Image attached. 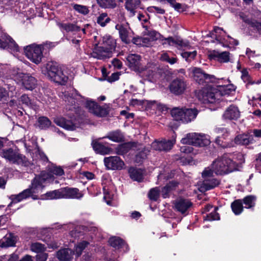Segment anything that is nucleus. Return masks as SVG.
<instances>
[{"label":"nucleus","mask_w":261,"mask_h":261,"mask_svg":"<svg viewBox=\"0 0 261 261\" xmlns=\"http://www.w3.org/2000/svg\"><path fill=\"white\" fill-rule=\"evenodd\" d=\"M231 207L232 212L235 215H238L240 214L243 209V201L241 199L234 200L231 204Z\"/></svg>","instance_id":"58836bf2"},{"label":"nucleus","mask_w":261,"mask_h":261,"mask_svg":"<svg viewBox=\"0 0 261 261\" xmlns=\"http://www.w3.org/2000/svg\"><path fill=\"white\" fill-rule=\"evenodd\" d=\"M252 135L250 134H240L237 136L234 140L236 144L241 145H247L254 142Z\"/></svg>","instance_id":"a878e982"},{"label":"nucleus","mask_w":261,"mask_h":261,"mask_svg":"<svg viewBox=\"0 0 261 261\" xmlns=\"http://www.w3.org/2000/svg\"><path fill=\"white\" fill-rule=\"evenodd\" d=\"M85 107L89 112L98 117H104L108 114L105 108L99 106L96 102L91 100H87L84 103Z\"/></svg>","instance_id":"4468645a"},{"label":"nucleus","mask_w":261,"mask_h":261,"mask_svg":"<svg viewBox=\"0 0 261 261\" xmlns=\"http://www.w3.org/2000/svg\"><path fill=\"white\" fill-rule=\"evenodd\" d=\"M213 37L219 41L220 43L227 44L229 43L234 45H237L239 42L237 40L231 37L229 35H226V32L221 28L215 27L212 33Z\"/></svg>","instance_id":"9b49d317"},{"label":"nucleus","mask_w":261,"mask_h":261,"mask_svg":"<svg viewBox=\"0 0 261 261\" xmlns=\"http://www.w3.org/2000/svg\"><path fill=\"white\" fill-rule=\"evenodd\" d=\"M220 89L221 90V91H222V88H223V90L224 91V93H223V95L224 94H229V92L227 91H233L235 90V87L232 85H227L226 86H220Z\"/></svg>","instance_id":"e2e57ef3"},{"label":"nucleus","mask_w":261,"mask_h":261,"mask_svg":"<svg viewBox=\"0 0 261 261\" xmlns=\"http://www.w3.org/2000/svg\"><path fill=\"white\" fill-rule=\"evenodd\" d=\"M178 182L174 180L170 181L165 187H164L161 191V194L164 198L168 197L169 193L177 186Z\"/></svg>","instance_id":"473e14b6"},{"label":"nucleus","mask_w":261,"mask_h":261,"mask_svg":"<svg viewBox=\"0 0 261 261\" xmlns=\"http://www.w3.org/2000/svg\"><path fill=\"white\" fill-rule=\"evenodd\" d=\"M192 205V203L188 199L178 198L174 202V210L184 216L188 215Z\"/></svg>","instance_id":"a211bd4d"},{"label":"nucleus","mask_w":261,"mask_h":261,"mask_svg":"<svg viewBox=\"0 0 261 261\" xmlns=\"http://www.w3.org/2000/svg\"><path fill=\"white\" fill-rule=\"evenodd\" d=\"M115 28L119 31V36L122 41L125 44H128L130 42L129 39V26L128 23H126V24L119 25L117 24Z\"/></svg>","instance_id":"5701e85b"},{"label":"nucleus","mask_w":261,"mask_h":261,"mask_svg":"<svg viewBox=\"0 0 261 261\" xmlns=\"http://www.w3.org/2000/svg\"><path fill=\"white\" fill-rule=\"evenodd\" d=\"M97 3L103 8H114L116 6L115 0H97Z\"/></svg>","instance_id":"c03bdc74"},{"label":"nucleus","mask_w":261,"mask_h":261,"mask_svg":"<svg viewBox=\"0 0 261 261\" xmlns=\"http://www.w3.org/2000/svg\"><path fill=\"white\" fill-rule=\"evenodd\" d=\"M149 152V150L146 147L139 149L135 155V162L138 164H141L147 158Z\"/></svg>","instance_id":"c85d7f7f"},{"label":"nucleus","mask_w":261,"mask_h":261,"mask_svg":"<svg viewBox=\"0 0 261 261\" xmlns=\"http://www.w3.org/2000/svg\"><path fill=\"white\" fill-rule=\"evenodd\" d=\"M48 255L47 253H42L36 256V261H46Z\"/></svg>","instance_id":"338daca9"},{"label":"nucleus","mask_w":261,"mask_h":261,"mask_svg":"<svg viewBox=\"0 0 261 261\" xmlns=\"http://www.w3.org/2000/svg\"><path fill=\"white\" fill-rule=\"evenodd\" d=\"M30 248L32 251L36 253H42L46 249V247L44 245L38 242L32 243Z\"/></svg>","instance_id":"de8ad7c7"},{"label":"nucleus","mask_w":261,"mask_h":261,"mask_svg":"<svg viewBox=\"0 0 261 261\" xmlns=\"http://www.w3.org/2000/svg\"><path fill=\"white\" fill-rule=\"evenodd\" d=\"M230 153H224L222 156L213 162L212 167L213 173L223 175L237 169V164L230 158Z\"/></svg>","instance_id":"f03ea898"},{"label":"nucleus","mask_w":261,"mask_h":261,"mask_svg":"<svg viewBox=\"0 0 261 261\" xmlns=\"http://www.w3.org/2000/svg\"><path fill=\"white\" fill-rule=\"evenodd\" d=\"M214 133L216 135H218V136H220V137L223 138L224 139H225L226 137H227L229 134V131L227 128L222 126L216 127L214 129Z\"/></svg>","instance_id":"49530a36"},{"label":"nucleus","mask_w":261,"mask_h":261,"mask_svg":"<svg viewBox=\"0 0 261 261\" xmlns=\"http://www.w3.org/2000/svg\"><path fill=\"white\" fill-rule=\"evenodd\" d=\"M103 162L105 166L108 170H120L124 166L123 162L117 156L106 157Z\"/></svg>","instance_id":"f3484780"},{"label":"nucleus","mask_w":261,"mask_h":261,"mask_svg":"<svg viewBox=\"0 0 261 261\" xmlns=\"http://www.w3.org/2000/svg\"><path fill=\"white\" fill-rule=\"evenodd\" d=\"M101 46L95 47L92 56L93 58L103 60L111 57L116 47L115 41L110 36L106 35L100 41Z\"/></svg>","instance_id":"7ed1b4c3"},{"label":"nucleus","mask_w":261,"mask_h":261,"mask_svg":"<svg viewBox=\"0 0 261 261\" xmlns=\"http://www.w3.org/2000/svg\"><path fill=\"white\" fill-rule=\"evenodd\" d=\"M132 70H133L143 77H152L153 73L152 70L146 68L141 62V57L136 54H132Z\"/></svg>","instance_id":"0eeeda50"},{"label":"nucleus","mask_w":261,"mask_h":261,"mask_svg":"<svg viewBox=\"0 0 261 261\" xmlns=\"http://www.w3.org/2000/svg\"><path fill=\"white\" fill-rule=\"evenodd\" d=\"M145 34L152 41L160 39L162 41V44L163 45L167 44L169 46H175L179 49H182L184 48H189L190 46L189 42L188 41H184L180 38H174L172 37L165 38L154 30L147 31Z\"/></svg>","instance_id":"20e7f679"},{"label":"nucleus","mask_w":261,"mask_h":261,"mask_svg":"<svg viewBox=\"0 0 261 261\" xmlns=\"http://www.w3.org/2000/svg\"><path fill=\"white\" fill-rule=\"evenodd\" d=\"M194 80L199 84H203L211 81L213 75L204 72L201 69L195 67L193 70Z\"/></svg>","instance_id":"aec40b11"},{"label":"nucleus","mask_w":261,"mask_h":261,"mask_svg":"<svg viewBox=\"0 0 261 261\" xmlns=\"http://www.w3.org/2000/svg\"><path fill=\"white\" fill-rule=\"evenodd\" d=\"M223 94L221 90L214 87L203 88L196 93L198 99L204 103H213L221 100Z\"/></svg>","instance_id":"39448f33"},{"label":"nucleus","mask_w":261,"mask_h":261,"mask_svg":"<svg viewBox=\"0 0 261 261\" xmlns=\"http://www.w3.org/2000/svg\"><path fill=\"white\" fill-rule=\"evenodd\" d=\"M145 171L141 168H132V179L134 180L141 182L144 178Z\"/></svg>","instance_id":"f704fd0d"},{"label":"nucleus","mask_w":261,"mask_h":261,"mask_svg":"<svg viewBox=\"0 0 261 261\" xmlns=\"http://www.w3.org/2000/svg\"><path fill=\"white\" fill-rule=\"evenodd\" d=\"M136 105H146V109H151L154 111L158 110L161 112L166 111L167 108L163 104L158 103L157 101L148 100H138L136 99H132V106Z\"/></svg>","instance_id":"ddd939ff"},{"label":"nucleus","mask_w":261,"mask_h":261,"mask_svg":"<svg viewBox=\"0 0 261 261\" xmlns=\"http://www.w3.org/2000/svg\"><path fill=\"white\" fill-rule=\"evenodd\" d=\"M58 25L62 31H65L67 32H79L80 30V27L73 23H59Z\"/></svg>","instance_id":"72a5a7b5"},{"label":"nucleus","mask_w":261,"mask_h":261,"mask_svg":"<svg viewBox=\"0 0 261 261\" xmlns=\"http://www.w3.org/2000/svg\"><path fill=\"white\" fill-rule=\"evenodd\" d=\"M160 59L161 61L168 63L171 65L176 63L177 59L175 57H170L168 54L167 53H163Z\"/></svg>","instance_id":"864d4df0"},{"label":"nucleus","mask_w":261,"mask_h":261,"mask_svg":"<svg viewBox=\"0 0 261 261\" xmlns=\"http://www.w3.org/2000/svg\"><path fill=\"white\" fill-rule=\"evenodd\" d=\"M240 117V112L235 105H231L228 107L222 115L224 120H237Z\"/></svg>","instance_id":"6ab92c4d"},{"label":"nucleus","mask_w":261,"mask_h":261,"mask_svg":"<svg viewBox=\"0 0 261 261\" xmlns=\"http://www.w3.org/2000/svg\"><path fill=\"white\" fill-rule=\"evenodd\" d=\"M82 96L73 89L65 91L64 93L63 99L67 105L73 106L75 103L80 105L82 102Z\"/></svg>","instance_id":"dca6fc26"},{"label":"nucleus","mask_w":261,"mask_h":261,"mask_svg":"<svg viewBox=\"0 0 261 261\" xmlns=\"http://www.w3.org/2000/svg\"><path fill=\"white\" fill-rule=\"evenodd\" d=\"M74 252L69 248L60 249L57 252L56 257L60 261H71L73 258Z\"/></svg>","instance_id":"b1692460"},{"label":"nucleus","mask_w":261,"mask_h":261,"mask_svg":"<svg viewBox=\"0 0 261 261\" xmlns=\"http://www.w3.org/2000/svg\"><path fill=\"white\" fill-rule=\"evenodd\" d=\"M92 145L94 150L97 153L102 155H105L111 153L112 152V149L107 147L97 141H93Z\"/></svg>","instance_id":"bb28decb"},{"label":"nucleus","mask_w":261,"mask_h":261,"mask_svg":"<svg viewBox=\"0 0 261 261\" xmlns=\"http://www.w3.org/2000/svg\"><path fill=\"white\" fill-rule=\"evenodd\" d=\"M171 6L173 7L175 11L179 12H182L186 10V6L185 5L176 3V1Z\"/></svg>","instance_id":"13d9d810"},{"label":"nucleus","mask_w":261,"mask_h":261,"mask_svg":"<svg viewBox=\"0 0 261 261\" xmlns=\"http://www.w3.org/2000/svg\"><path fill=\"white\" fill-rule=\"evenodd\" d=\"M109 244L115 249H119L124 245V241L118 237H112L110 238Z\"/></svg>","instance_id":"a19ab883"},{"label":"nucleus","mask_w":261,"mask_h":261,"mask_svg":"<svg viewBox=\"0 0 261 261\" xmlns=\"http://www.w3.org/2000/svg\"><path fill=\"white\" fill-rule=\"evenodd\" d=\"M55 122L59 126L68 130H73L75 125L70 120H67L64 118H57L55 119Z\"/></svg>","instance_id":"2f4dec72"},{"label":"nucleus","mask_w":261,"mask_h":261,"mask_svg":"<svg viewBox=\"0 0 261 261\" xmlns=\"http://www.w3.org/2000/svg\"><path fill=\"white\" fill-rule=\"evenodd\" d=\"M103 138H108L115 142H121L124 141V136L123 134L118 130L109 133L108 135Z\"/></svg>","instance_id":"cd10ccee"},{"label":"nucleus","mask_w":261,"mask_h":261,"mask_svg":"<svg viewBox=\"0 0 261 261\" xmlns=\"http://www.w3.org/2000/svg\"><path fill=\"white\" fill-rule=\"evenodd\" d=\"M215 56L220 62L226 63L229 61V53L227 51L218 52L215 54Z\"/></svg>","instance_id":"09e8293b"},{"label":"nucleus","mask_w":261,"mask_h":261,"mask_svg":"<svg viewBox=\"0 0 261 261\" xmlns=\"http://www.w3.org/2000/svg\"><path fill=\"white\" fill-rule=\"evenodd\" d=\"M71 6L74 10L83 15H87L89 13V10L87 6L72 4Z\"/></svg>","instance_id":"3c124183"},{"label":"nucleus","mask_w":261,"mask_h":261,"mask_svg":"<svg viewBox=\"0 0 261 261\" xmlns=\"http://www.w3.org/2000/svg\"><path fill=\"white\" fill-rule=\"evenodd\" d=\"M162 149L163 151H168L170 150L173 147V145L175 142V139L173 140H162Z\"/></svg>","instance_id":"6e6d98bb"},{"label":"nucleus","mask_w":261,"mask_h":261,"mask_svg":"<svg viewBox=\"0 0 261 261\" xmlns=\"http://www.w3.org/2000/svg\"><path fill=\"white\" fill-rule=\"evenodd\" d=\"M213 171L212 169L206 168L202 173L204 180L200 186L201 191L210 190L218 186L219 181L216 178H213Z\"/></svg>","instance_id":"1a4fd4ad"},{"label":"nucleus","mask_w":261,"mask_h":261,"mask_svg":"<svg viewBox=\"0 0 261 261\" xmlns=\"http://www.w3.org/2000/svg\"><path fill=\"white\" fill-rule=\"evenodd\" d=\"M46 199H57L63 198L62 189L61 188L58 190L47 192L45 195Z\"/></svg>","instance_id":"4c0bfd02"},{"label":"nucleus","mask_w":261,"mask_h":261,"mask_svg":"<svg viewBox=\"0 0 261 261\" xmlns=\"http://www.w3.org/2000/svg\"><path fill=\"white\" fill-rule=\"evenodd\" d=\"M17 241V238L10 234L5 236L2 240L0 241L1 247H9L14 246Z\"/></svg>","instance_id":"c756f323"},{"label":"nucleus","mask_w":261,"mask_h":261,"mask_svg":"<svg viewBox=\"0 0 261 261\" xmlns=\"http://www.w3.org/2000/svg\"><path fill=\"white\" fill-rule=\"evenodd\" d=\"M256 197L253 195H249L245 197L243 199V203L245 204V207L249 208L255 205Z\"/></svg>","instance_id":"a18cd8bd"},{"label":"nucleus","mask_w":261,"mask_h":261,"mask_svg":"<svg viewBox=\"0 0 261 261\" xmlns=\"http://www.w3.org/2000/svg\"><path fill=\"white\" fill-rule=\"evenodd\" d=\"M171 114L174 119L177 121H181L183 123L184 115V109L179 108H174L172 109Z\"/></svg>","instance_id":"c9c22d12"},{"label":"nucleus","mask_w":261,"mask_h":261,"mask_svg":"<svg viewBox=\"0 0 261 261\" xmlns=\"http://www.w3.org/2000/svg\"><path fill=\"white\" fill-rule=\"evenodd\" d=\"M89 244V243L86 241H83L78 243L75 247V252L77 256H80L84 249Z\"/></svg>","instance_id":"8fccbe9b"},{"label":"nucleus","mask_w":261,"mask_h":261,"mask_svg":"<svg viewBox=\"0 0 261 261\" xmlns=\"http://www.w3.org/2000/svg\"><path fill=\"white\" fill-rule=\"evenodd\" d=\"M43 72L51 80L61 85H64L68 80V76L64 74L56 63H47L45 69L43 70Z\"/></svg>","instance_id":"423d86ee"},{"label":"nucleus","mask_w":261,"mask_h":261,"mask_svg":"<svg viewBox=\"0 0 261 261\" xmlns=\"http://www.w3.org/2000/svg\"><path fill=\"white\" fill-rule=\"evenodd\" d=\"M130 150V143L128 142L119 145L116 149V151L119 155H124Z\"/></svg>","instance_id":"79ce46f5"},{"label":"nucleus","mask_w":261,"mask_h":261,"mask_svg":"<svg viewBox=\"0 0 261 261\" xmlns=\"http://www.w3.org/2000/svg\"><path fill=\"white\" fill-rule=\"evenodd\" d=\"M63 198L64 199H81L83 194L79 191V190L75 188L65 187L62 188Z\"/></svg>","instance_id":"4be33fe9"},{"label":"nucleus","mask_w":261,"mask_h":261,"mask_svg":"<svg viewBox=\"0 0 261 261\" xmlns=\"http://www.w3.org/2000/svg\"><path fill=\"white\" fill-rule=\"evenodd\" d=\"M0 38V48L3 49L9 48L11 51L17 52L19 51V46L14 40L5 33H3Z\"/></svg>","instance_id":"2eb2a0df"},{"label":"nucleus","mask_w":261,"mask_h":261,"mask_svg":"<svg viewBox=\"0 0 261 261\" xmlns=\"http://www.w3.org/2000/svg\"><path fill=\"white\" fill-rule=\"evenodd\" d=\"M160 196V190L159 188L156 187L150 189L149 191L148 196V198L153 201H156Z\"/></svg>","instance_id":"5fc2aeb1"},{"label":"nucleus","mask_w":261,"mask_h":261,"mask_svg":"<svg viewBox=\"0 0 261 261\" xmlns=\"http://www.w3.org/2000/svg\"><path fill=\"white\" fill-rule=\"evenodd\" d=\"M162 142L161 141H154L152 144V147L155 150L162 151Z\"/></svg>","instance_id":"69168bd1"},{"label":"nucleus","mask_w":261,"mask_h":261,"mask_svg":"<svg viewBox=\"0 0 261 261\" xmlns=\"http://www.w3.org/2000/svg\"><path fill=\"white\" fill-rule=\"evenodd\" d=\"M52 174L61 176L64 174V171L60 167H53L50 169V172H42L40 175L35 176L32 181L31 187L30 188L24 190L17 195H12L10 196L12 201L8 206H10L13 203L19 202L30 197H32L34 199H37V196L34 194L38 192L40 189L41 190L43 189V183L54 180V177Z\"/></svg>","instance_id":"f257e3e1"},{"label":"nucleus","mask_w":261,"mask_h":261,"mask_svg":"<svg viewBox=\"0 0 261 261\" xmlns=\"http://www.w3.org/2000/svg\"><path fill=\"white\" fill-rule=\"evenodd\" d=\"M219 215L216 212V208H215L214 211L206 216L204 220L207 221H213L219 220Z\"/></svg>","instance_id":"4d7b16f0"},{"label":"nucleus","mask_w":261,"mask_h":261,"mask_svg":"<svg viewBox=\"0 0 261 261\" xmlns=\"http://www.w3.org/2000/svg\"><path fill=\"white\" fill-rule=\"evenodd\" d=\"M147 10L149 12H156L160 14H164L165 13L164 9L156 6L149 7L147 8Z\"/></svg>","instance_id":"680f3d73"},{"label":"nucleus","mask_w":261,"mask_h":261,"mask_svg":"<svg viewBox=\"0 0 261 261\" xmlns=\"http://www.w3.org/2000/svg\"><path fill=\"white\" fill-rule=\"evenodd\" d=\"M103 190L105 191L103 199L108 204L110 205L111 203V199H112L111 195L109 193L106 192L105 188Z\"/></svg>","instance_id":"774afa93"},{"label":"nucleus","mask_w":261,"mask_h":261,"mask_svg":"<svg viewBox=\"0 0 261 261\" xmlns=\"http://www.w3.org/2000/svg\"><path fill=\"white\" fill-rule=\"evenodd\" d=\"M21 77L22 84L26 89L32 90L35 88L37 80L34 77L29 74H22Z\"/></svg>","instance_id":"393cba45"},{"label":"nucleus","mask_w":261,"mask_h":261,"mask_svg":"<svg viewBox=\"0 0 261 261\" xmlns=\"http://www.w3.org/2000/svg\"><path fill=\"white\" fill-rule=\"evenodd\" d=\"M197 137H199V134L196 133H191L187 134L186 136L182 138L180 142L183 144H189L196 147L206 146L210 144V140H203L202 143L200 144L197 142Z\"/></svg>","instance_id":"f8f14e48"},{"label":"nucleus","mask_w":261,"mask_h":261,"mask_svg":"<svg viewBox=\"0 0 261 261\" xmlns=\"http://www.w3.org/2000/svg\"><path fill=\"white\" fill-rule=\"evenodd\" d=\"M21 101L27 106H31L32 102L30 98L26 95H23L20 97Z\"/></svg>","instance_id":"0e129e2a"},{"label":"nucleus","mask_w":261,"mask_h":261,"mask_svg":"<svg viewBox=\"0 0 261 261\" xmlns=\"http://www.w3.org/2000/svg\"><path fill=\"white\" fill-rule=\"evenodd\" d=\"M110 20L111 19L108 16L107 13H102L97 17L96 22L101 27H105Z\"/></svg>","instance_id":"37998d69"},{"label":"nucleus","mask_w":261,"mask_h":261,"mask_svg":"<svg viewBox=\"0 0 261 261\" xmlns=\"http://www.w3.org/2000/svg\"><path fill=\"white\" fill-rule=\"evenodd\" d=\"M186 84L181 79L174 80L169 86L170 91L175 95H179L182 93L186 89Z\"/></svg>","instance_id":"412c9836"},{"label":"nucleus","mask_w":261,"mask_h":261,"mask_svg":"<svg viewBox=\"0 0 261 261\" xmlns=\"http://www.w3.org/2000/svg\"><path fill=\"white\" fill-rule=\"evenodd\" d=\"M9 97V93L3 87H0V101H6Z\"/></svg>","instance_id":"bf43d9fd"},{"label":"nucleus","mask_w":261,"mask_h":261,"mask_svg":"<svg viewBox=\"0 0 261 261\" xmlns=\"http://www.w3.org/2000/svg\"><path fill=\"white\" fill-rule=\"evenodd\" d=\"M1 154L2 157L8 160L10 162L18 165H27V161L26 158L14 151L12 149L3 150Z\"/></svg>","instance_id":"9d476101"},{"label":"nucleus","mask_w":261,"mask_h":261,"mask_svg":"<svg viewBox=\"0 0 261 261\" xmlns=\"http://www.w3.org/2000/svg\"><path fill=\"white\" fill-rule=\"evenodd\" d=\"M27 57L33 63L38 64L42 60L43 54L41 45H30L24 48Z\"/></svg>","instance_id":"6e6552de"},{"label":"nucleus","mask_w":261,"mask_h":261,"mask_svg":"<svg viewBox=\"0 0 261 261\" xmlns=\"http://www.w3.org/2000/svg\"><path fill=\"white\" fill-rule=\"evenodd\" d=\"M197 52L195 50L192 51H184L181 53V57L187 62H190L194 59L196 56Z\"/></svg>","instance_id":"603ef678"},{"label":"nucleus","mask_w":261,"mask_h":261,"mask_svg":"<svg viewBox=\"0 0 261 261\" xmlns=\"http://www.w3.org/2000/svg\"><path fill=\"white\" fill-rule=\"evenodd\" d=\"M244 21L248 25L249 29L261 32V22L249 18L244 19Z\"/></svg>","instance_id":"e433bc0d"},{"label":"nucleus","mask_w":261,"mask_h":261,"mask_svg":"<svg viewBox=\"0 0 261 261\" xmlns=\"http://www.w3.org/2000/svg\"><path fill=\"white\" fill-rule=\"evenodd\" d=\"M241 78L245 83H251L250 77L247 69H244L242 70Z\"/></svg>","instance_id":"052dcab7"},{"label":"nucleus","mask_w":261,"mask_h":261,"mask_svg":"<svg viewBox=\"0 0 261 261\" xmlns=\"http://www.w3.org/2000/svg\"><path fill=\"white\" fill-rule=\"evenodd\" d=\"M197 114L198 111L195 109H184L183 123H188L193 120Z\"/></svg>","instance_id":"7c9ffc66"},{"label":"nucleus","mask_w":261,"mask_h":261,"mask_svg":"<svg viewBox=\"0 0 261 261\" xmlns=\"http://www.w3.org/2000/svg\"><path fill=\"white\" fill-rule=\"evenodd\" d=\"M51 125V121L46 117L42 116L39 117L37 120L38 127L42 129L47 128Z\"/></svg>","instance_id":"ea45409f"}]
</instances>
